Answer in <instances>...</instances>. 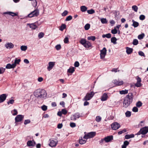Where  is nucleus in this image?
Listing matches in <instances>:
<instances>
[{
	"label": "nucleus",
	"instance_id": "nucleus-36",
	"mask_svg": "<svg viewBox=\"0 0 148 148\" xmlns=\"http://www.w3.org/2000/svg\"><path fill=\"white\" fill-rule=\"evenodd\" d=\"M90 27V25L88 23L86 24L84 26V28L85 30H87L89 29Z\"/></svg>",
	"mask_w": 148,
	"mask_h": 148
},
{
	"label": "nucleus",
	"instance_id": "nucleus-10",
	"mask_svg": "<svg viewBox=\"0 0 148 148\" xmlns=\"http://www.w3.org/2000/svg\"><path fill=\"white\" fill-rule=\"evenodd\" d=\"M81 116H82L79 113L77 112L71 116V120L75 121L77 119H78Z\"/></svg>",
	"mask_w": 148,
	"mask_h": 148
},
{
	"label": "nucleus",
	"instance_id": "nucleus-8",
	"mask_svg": "<svg viewBox=\"0 0 148 148\" xmlns=\"http://www.w3.org/2000/svg\"><path fill=\"white\" fill-rule=\"evenodd\" d=\"M107 50L105 47H104L103 49L100 51V58L101 59H103L106 54Z\"/></svg>",
	"mask_w": 148,
	"mask_h": 148
},
{
	"label": "nucleus",
	"instance_id": "nucleus-21",
	"mask_svg": "<svg viewBox=\"0 0 148 148\" xmlns=\"http://www.w3.org/2000/svg\"><path fill=\"white\" fill-rule=\"evenodd\" d=\"M5 68L7 69H13L15 68V67L13 64H8L6 66Z\"/></svg>",
	"mask_w": 148,
	"mask_h": 148
},
{
	"label": "nucleus",
	"instance_id": "nucleus-49",
	"mask_svg": "<svg viewBox=\"0 0 148 148\" xmlns=\"http://www.w3.org/2000/svg\"><path fill=\"white\" fill-rule=\"evenodd\" d=\"M142 103L140 101H138L136 103V106L137 107L139 108L142 106Z\"/></svg>",
	"mask_w": 148,
	"mask_h": 148
},
{
	"label": "nucleus",
	"instance_id": "nucleus-16",
	"mask_svg": "<svg viewBox=\"0 0 148 148\" xmlns=\"http://www.w3.org/2000/svg\"><path fill=\"white\" fill-rule=\"evenodd\" d=\"M114 83L116 85L120 86L123 84V82L122 81H120L119 80L115 79L114 80Z\"/></svg>",
	"mask_w": 148,
	"mask_h": 148
},
{
	"label": "nucleus",
	"instance_id": "nucleus-6",
	"mask_svg": "<svg viewBox=\"0 0 148 148\" xmlns=\"http://www.w3.org/2000/svg\"><path fill=\"white\" fill-rule=\"evenodd\" d=\"M39 14V10L38 9H36L34 11L31 12L28 15V17L31 18L33 17L36 16Z\"/></svg>",
	"mask_w": 148,
	"mask_h": 148
},
{
	"label": "nucleus",
	"instance_id": "nucleus-12",
	"mask_svg": "<svg viewBox=\"0 0 148 148\" xmlns=\"http://www.w3.org/2000/svg\"><path fill=\"white\" fill-rule=\"evenodd\" d=\"M8 96L5 94H2L0 95V103L3 102L6 99Z\"/></svg>",
	"mask_w": 148,
	"mask_h": 148
},
{
	"label": "nucleus",
	"instance_id": "nucleus-32",
	"mask_svg": "<svg viewBox=\"0 0 148 148\" xmlns=\"http://www.w3.org/2000/svg\"><path fill=\"white\" fill-rule=\"evenodd\" d=\"M96 39V37L95 36H88L87 37V39L88 40H92V41H94Z\"/></svg>",
	"mask_w": 148,
	"mask_h": 148
},
{
	"label": "nucleus",
	"instance_id": "nucleus-60",
	"mask_svg": "<svg viewBox=\"0 0 148 148\" xmlns=\"http://www.w3.org/2000/svg\"><path fill=\"white\" fill-rule=\"evenodd\" d=\"M30 122V121L29 119L26 120L24 122V124L26 125L27 124L29 123Z\"/></svg>",
	"mask_w": 148,
	"mask_h": 148
},
{
	"label": "nucleus",
	"instance_id": "nucleus-52",
	"mask_svg": "<svg viewBox=\"0 0 148 148\" xmlns=\"http://www.w3.org/2000/svg\"><path fill=\"white\" fill-rule=\"evenodd\" d=\"M72 18V17L71 16H68L66 19L65 21H69L71 20Z\"/></svg>",
	"mask_w": 148,
	"mask_h": 148
},
{
	"label": "nucleus",
	"instance_id": "nucleus-64",
	"mask_svg": "<svg viewBox=\"0 0 148 148\" xmlns=\"http://www.w3.org/2000/svg\"><path fill=\"white\" fill-rule=\"evenodd\" d=\"M61 112L62 113L64 114H66L67 113L66 110L64 109H62Z\"/></svg>",
	"mask_w": 148,
	"mask_h": 148
},
{
	"label": "nucleus",
	"instance_id": "nucleus-26",
	"mask_svg": "<svg viewBox=\"0 0 148 148\" xmlns=\"http://www.w3.org/2000/svg\"><path fill=\"white\" fill-rule=\"evenodd\" d=\"M134 137V135L133 134L130 135L127 134L125 135V138L126 139H129L130 138H133Z\"/></svg>",
	"mask_w": 148,
	"mask_h": 148
},
{
	"label": "nucleus",
	"instance_id": "nucleus-45",
	"mask_svg": "<svg viewBox=\"0 0 148 148\" xmlns=\"http://www.w3.org/2000/svg\"><path fill=\"white\" fill-rule=\"evenodd\" d=\"M111 32V33L113 34H115L117 33V31L115 27L114 29L112 30Z\"/></svg>",
	"mask_w": 148,
	"mask_h": 148
},
{
	"label": "nucleus",
	"instance_id": "nucleus-5",
	"mask_svg": "<svg viewBox=\"0 0 148 148\" xmlns=\"http://www.w3.org/2000/svg\"><path fill=\"white\" fill-rule=\"evenodd\" d=\"M95 93L93 92H91L90 93H88L86 96L83 99L84 101H88L90 100L94 95Z\"/></svg>",
	"mask_w": 148,
	"mask_h": 148
},
{
	"label": "nucleus",
	"instance_id": "nucleus-44",
	"mask_svg": "<svg viewBox=\"0 0 148 148\" xmlns=\"http://www.w3.org/2000/svg\"><path fill=\"white\" fill-rule=\"evenodd\" d=\"M132 10H133L135 12H137L138 8L135 5H133L132 6Z\"/></svg>",
	"mask_w": 148,
	"mask_h": 148
},
{
	"label": "nucleus",
	"instance_id": "nucleus-29",
	"mask_svg": "<svg viewBox=\"0 0 148 148\" xmlns=\"http://www.w3.org/2000/svg\"><path fill=\"white\" fill-rule=\"evenodd\" d=\"M86 140H83L82 137H81L79 139V143L80 144L82 145L85 144L86 143Z\"/></svg>",
	"mask_w": 148,
	"mask_h": 148
},
{
	"label": "nucleus",
	"instance_id": "nucleus-54",
	"mask_svg": "<svg viewBox=\"0 0 148 148\" xmlns=\"http://www.w3.org/2000/svg\"><path fill=\"white\" fill-rule=\"evenodd\" d=\"M126 132V129H124L123 130L120 131H119V132H118V134L119 135L121 134L122 133L125 132Z\"/></svg>",
	"mask_w": 148,
	"mask_h": 148
},
{
	"label": "nucleus",
	"instance_id": "nucleus-14",
	"mask_svg": "<svg viewBox=\"0 0 148 148\" xmlns=\"http://www.w3.org/2000/svg\"><path fill=\"white\" fill-rule=\"evenodd\" d=\"M55 65V62H49V66L47 67V69L48 71H50L53 67Z\"/></svg>",
	"mask_w": 148,
	"mask_h": 148
},
{
	"label": "nucleus",
	"instance_id": "nucleus-22",
	"mask_svg": "<svg viewBox=\"0 0 148 148\" xmlns=\"http://www.w3.org/2000/svg\"><path fill=\"white\" fill-rule=\"evenodd\" d=\"M5 14H7L13 16L18 15V13H14L12 12H8L4 13Z\"/></svg>",
	"mask_w": 148,
	"mask_h": 148
},
{
	"label": "nucleus",
	"instance_id": "nucleus-28",
	"mask_svg": "<svg viewBox=\"0 0 148 148\" xmlns=\"http://www.w3.org/2000/svg\"><path fill=\"white\" fill-rule=\"evenodd\" d=\"M129 144V142L127 141H125L124 142L123 145H122V148H126V146Z\"/></svg>",
	"mask_w": 148,
	"mask_h": 148
},
{
	"label": "nucleus",
	"instance_id": "nucleus-63",
	"mask_svg": "<svg viewBox=\"0 0 148 148\" xmlns=\"http://www.w3.org/2000/svg\"><path fill=\"white\" fill-rule=\"evenodd\" d=\"M138 54L142 56H145V54L142 51H140L138 52Z\"/></svg>",
	"mask_w": 148,
	"mask_h": 148
},
{
	"label": "nucleus",
	"instance_id": "nucleus-46",
	"mask_svg": "<svg viewBox=\"0 0 148 148\" xmlns=\"http://www.w3.org/2000/svg\"><path fill=\"white\" fill-rule=\"evenodd\" d=\"M126 116L127 117H129L131 115V112L129 111H127L125 113Z\"/></svg>",
	"mask_w": 148,
	"mask_h": 148
},
{
	"label": "nucleus",
	"instance_id": "nucleus-15",
	"mask_svg": "<svg viewBox=\"0 0 148 148\" xmlns=\"http://www.w3.org/2000/svg\"><path fill=\"white\" fill-rule=\"evenodd\" d=\"M137 82L135 84V86L137 87H140L141 86V79L140 77H138L137 79Z\"/></svg>",
	"mask_w": 148,
	"mask_h": 148
},
{
	"label": "nucleus",
	"instance_id": "nucleus-1",
	"mask_svg": "<svg viewBox=\"0 0 148 148\" xmlns=\"http://www.w3.org/2000/svg\"><path fill=\"white\" fill-rule=\"evenodd\" d=\"M133 98V95L132 93H129L125 98L123 106L125 108L128 107L132 101Z\"/></svg>",
	"mask_w": 148,
	"mask_h": 148
},
{
	"label": "nucleus",
	"instance_id": "nucleus-39",
	"mask_svg": "<svg viewBox=\"0 0 148 148\" xmlns=\"http://www.w3.org/2000/svg\"><path fill=\"white\" fill-rule=\"evenodd\" d=\"M70 37L69 36H67L64 39V42L65 43H67L69 42V38L68 37Z\"/></svg>",
	"mask_w": 148,
	"mask_h": 148
},
{
	"label": "nucleus",
	"instance_id": "nucleus-47",
	"mask_svg": "<svg viewBox=\"0 0 148 148\" xmlns=\"http://www.w3.org/2000/svg\"><path fill=\"white\" fill-rule=\"evenodd\" d=\"M13 115H16L17 114L18 112L17 110L16 109H14L13 111H11Z\"/></svg>",
	"mask_w": 148,
	"mask_h": 148
},
{
	"label": "nucleus",
	"instance_id": "nucleus-34",
	"mask_svg": "<svg viewBox=\"0 0 148 148\" xmlns=\"http://www.w3.org/2000/svg\"><path fill=\"white\" fill-rule=\"evenodd\" d=\"M20 48L22 51H25L27 49V47L26 46L22 45L21 47Z\"/></svg>",
	"mask_w": 148,
	"mask_h": 148
},
{
	"label": "nucleus",
	"instance_id": "nucleus-20",
	"mask_svg": "<svg viewBox=\"0 0 148 148\" xmlns=\"http://www.w3.org/2000/svg\"><path fill=\"white\" fill-rule=\"evenodd\" d=\"M86 48H89L91 47V43L88 41H86L84 46Z\"/></svg>",
	"mask_w": 148,
	"mask_h": 148
},
{
	"label": "nucleus",
	"instance_id": "nucleus-11",
	"mask_svg": "<svg viewBox=\"0 0 148 148\" xmlns=\"http://www.w3.org/2000/svg\"><path fill=\"white\" fill-rule=\"evenodd\" d=\"M23 115H18L15 118V121L16 122H20L23 120Z\"/></svg>",
	"mask_w": 148,
	"mask_h": 148
},
{
	"label": "nucleus",
	"instance_id": "nucleus-7",
	"mask_svg": "<svg viewBox=\"0 0 148 148\" xmlns=\"http://www.w3.org/2000/svg\"><path fill=\"white\" fill-rule=\"evenodd\" d=\"M95 134L96 132H91L87 134H85L83 137V138L87 139L89 138H92L95 135Z\"/></svg>",
	"mask_w": 148,
	"mask_h": 148
},
{
	"label": "nucleus",
	"instance_id": "nucleus-19",
	"mask_svg": "<svg viewBox=\"0 0 148 148\" xmlns=\"http://www.w3.org/2000/svg\"><path fill=\"white\" fill-rule=\"evenodd\" d=\"M108 98V96L107 94L105 93L101 96V100L102 101H105L107 100Z\"/></svg>",
	"mask_w": 148,
	"mask_h": 148
},
{
	"label": "nucleus",
	"instance_id": "nucleus-17",
	"mask_svg": "<svg viewBox=\"0 0 148 148\" xmlns=\"http://www.w3.org/2000/svg\"><path fill=\"white\" fill-rule=\"evenodd\" d=\"M5 46L7 49H10L13 48L14 45L12 43L8 42L5 45Z\"/></svg>",
	"mask_w": 148,
	"mask_h": 148
},
{
	"label": "nucleus",
	"instance_id": "nucleus-61",
	"mask_svg": "<svg viewBox=\"0 0 148 148\" xmlns=\"http://www.w3.org/2000/svg\"><path fill=\"white\" fill-rule=\"evenodd\" d=\"M55 48L57 50H58L61 48V46L60 45H58L56 46Z\"/></svg>",
	"mask_w": 148,
	"mask_h": 148
},
{
	"label": "nucleus",
	"instance_id": "nucleus-33",
	"mask_svg": "<svg viewBox=\"0 0 148 148\" xmlns=\"http://www.w3.org/2000/svg\"><path fill=\"white\" fill-rule=\"evenodd\" d=\"M81 10L82 12L86 11L87 9V8L85 6H82L81 7Z\"/></svg>",
	"mask_w": 148,
	"mask_h": 148
},
{
	"label": "nucleus",
	"instance_id": "nucleus-56",
	"mask_svg": "<svg viewBox=\"0 0 148 148\" xmlns=\"http://www.w3.org/2000/svg\"><path fill=\"white\" fill-rule=\"evenodd\" d=\"M68 13V11L66 10H65L62 13V16H65Z\"/></svg>",
	"mask_w": 148,
	"mask_h": 148
},
{
	"label": "nucleus",
	"instance_id": "nucleus-50",
	"mask_svg": "<svg viewBox=\"0 0 148 148\" xmlns=\"http://www.w3.org/2000/svg\"><path fill=\"white\" fill-rule=\"evenodd\" d=\"M101 119V117L99 116H97L96 118V121L97 122H99L100 121Z\"/></svg>",
	"mask_w": 148,
	"mask_h": 148
},
{
	"label": "nucleus",
	"instance_id": "nucleus-3",
	"mask_svg": "<svg viewBox=\"0 0 148 148\" xmlns=\"http://www.w3.org/2000/svg\"><path fill=\"white\" fill-rule=\"evenodd\" d=\"M148 132V126L142 128L137 133V134L139 135L140 134H145Z\"/></svg>",
	"mask_w": 148,
	"mask_h": 148
},
{
	"label": "nucleus",
	"instance_id": "nucleus-62",
	"mask_svg": "<svg viewBox=\"0 0 148 148\" xmlns=\"http://www.w3.org/2000/svg\"><path fill=\"white\" fill-rule=\"evenodd\" d=\"M79 65V62L78 61H76L74 63V66L75 67H78Z\"/></svg>",
	"mask_w": 148,
	"mask_h": 148
},
{
	"label": "nucleus",
	"instance_id": "nucleus-13",
	"mask_svg": "<svg viewBox=\"0 0 148 148\" xmlns=\"http://www.w3.org/2000/svg\"><path fill=\"white\" fill-rule=\"evenodd\" d=\"M36 144V143L34 140H29L27 143V145L28 146H34Z\"/></svg>",
	"mask_w": 148,
	"mask_h": 148
},
{
	"label": "nucleus",
	"instance_id": "nucleus-4",
	"mask_svg": "<svg viewBox=\"0 0 148 148\" xmlns=\"http://www.w3.org/2000/svg\"><path fill=\"white\" fill-rule=\"evenodd\" d=\"M49 141V145L51 147H55L58 143L57 140L56 139H50Z\"/></svg>",
	"mask_w": 148,
	"mask_h": 148
},
{
	"label": "nucleus",
	"instance_id": "nucleus-2",
	"mask_svg": "<svg viewBox=\"0 0 148 148\" xmlns=\"http://www.w3.org/2000/svg\"><path fill=\"white\" fill-rule=\"evenodd\" d=\"M34 95L36 97L42 99L46 97L47 94L45 90L38 89L34 91Z\"/></svg>",
	"mask_w": 148,
	"mask_h": 148
},
{
	"label": "nucleus",
	"instance_id": "nucleus-51",
	"mask_svg": "<svg viewBox=\"0 0 148 148\" xmlns=\"http://www.w3.org/2000/svg\"><path fill=\"white\" fill-rule=\"evenodd\" d=\"M138 43V41L137 39H134L133 42V44L134 45H136Z\"/></svg>",
	"mask_w": 148,
	"mask_h": 148
},
{
	"label": "nucleus",
	"instance_id": "nucleus-40",
	"mask_svg": "<svg viewBox=\"0 0 148 148\" xmlns=\"http://www.w3.org/2000/svg\"><path fill=\"white\" fill-rule=\"evenodd\" d=\"M66 27V25L64 24H62L61 26L60 29L61 31H62Z\"/></svg>",
	"mask_w": 148,
	"mask_h": 148
},
{
	"label": "nucleus",
	"instance_id": "nucleus-58",
	"mask_svg": "<svg viewBox=\"0 0 148 148\" xmlns=\"http://www.w3.org/2000/svg\"><path fill=\"white\" fill-rule=\"evenodd\" d=\"M138 111V108L136 107H134L132 109V111L134 112H137Z\"/></svg>",
	"mask_w": 148,
	"mask_h": 148
},
{
	"label": "nucleus",
	"instance_id": "nucleus-27",
	"mask_svg": "<svg viewBox=\"0 0 148 148\" xmlns=\"http://www.w3.org/2000/svg\"><path fill=\"white\" fill-rule=\"evenodd\" d=\"M75 71L74 68L71 67L68 70L67 72L69 73H72Z\"/></svg>",
	"mask_w": 148,
	"mask_h": 148
},
{
	"label": "nucleus",
	"instance_id": "nucleus-37",
	"mask_svg": "<svg viewBox=\"0 0 148 148\" xmlns=\"http://www.w3.org/2000/svg\"><path fill=\"white\" fill-rule=\"evenodd\" d=\"M128 93V90H122L120 91V93L121 94H125Z\"/></svg>",
	"mask_w": 148,
	"mask_h": 148
},
{
	"label": "nucleus",
	"instance_id": "nucleus-25",
	"mask_svg": "<svg viewBox=\"0 0 148 148\" xmlns=\"http://www.w3.org/2000/svg\"><path fill=\"white\" fill-rule=\"evenodd\" d=\"M126 49V52L128 54H131L133 51V49L132 48H130L128 47H127Z\"/></svg>",
	"mask_w": 148,
	"mask_h": 148
},
{
	"label": "nucleus",
	"instance_id": "nucleus-38",
	"mask_svg": "<svg viewBox=\"0 0 148 148\" xmlns=\"http://www.w3.org/2000/svg\"><path fill=\"white\" fill-rule=\"evenodd\" d=\"M145 36V34L144 33H143L139 35L138 36V38L139 39H142Z\"/></svg>",
	"mask_w": 148,
	"mask_h": 148
},
{
	"label": "nucleus",
	"instance_id": "nucleus-42",
	"mask_svg": "<svg viewBox=\"0 0 148 148\" xmlns=\"http://www.w3.org/2000/svg\"><path fill=\"white\" fill-rule=\"evenodd\" d=\"M87 13L89 14H92L95 12V11L93 9L88 10L87 11Z\"/></svg>",
	"mask_w": 148,
	"mask_h": 148
},
{
	"label": "nucleus",
	"instance_id": "nucleus-23",
	"mask_svg": "<svg viewBox=\"0 0 148 148\" xmlns=\"http://www.w3.org/2000/svg\"><path fill=\"white\" fill-rule=\"evenodd\" d=\"M21 60L20 59H17L16 58L15 60L14 63H13V64L14 65L15 67L16 66L17 64H19L20 62H21Z\"/></svg>",
	"mask_w": 148,
	"mask_h": 148
},
{
	"label": "nucleus",
	"instance_id": "nucleus-43",
	"mask_svg": "<svg viewBox=\"0 0 148 148\" xmlns=\"http://www.w3.org/2000/svg\"><path fill=\"white\" fill-rule=\"evenodd\" d=\"M101 22L103 24L106 23H107V21L106 18H103L101 19Z\"/></svg>",
	"mask_w": 148,
	"mask_h": 148
},
{
	"label": "nucleus",
	"instance_id": "nucleus-35",
	"mask_svg": "<svg viewBox=\"0 0 148 148\" xmlns=\"http://www.w3.org/2000/svg\"><path fill=\"white\" fill-rule=\"evenodd\" d=\"M86 42V41L85 39L82 38V39L80 40V42L82 45L84 46Z\"/></svg>",
	"mask_w": 148,
	"mask_h": 148
},
{
	"label": "nucleus",
	"instance_id": "nucleus-31",
	"mask_svg": "<svg viewBox=\"0 0 148 148\" xmlns=\"http://www.w3.org/2000/svg\"><path fill=\"white\" fill-rule=\"evenodd\" d=\"M30 27L32 28V29H35L37 28V26L34 24H31L29 25Z\"/></svg>",
	"mask_w": 148,
	"mask_h": 148
},
{
	"label": "nucleus",
	"instance_id": "nucleus-55",
	"mask_svg": "<svg viewBox=\"0 0 148 148\" xmlns=\"http://www.w3.org/2000/svg\"><path fill=\"white\" fill-rule=\"evenodd\" d=\"M145 18V16L143 15H141L139 17V19L141 20H143Z\"/></svg>",
	"mask_w": 148,
	"mask_h": 148
},
{
	"label": "nucleus",
	"instance_id": "nucleus-48",
	"mask_svg": "<svg viewBox=\"0 0 148 148\" xmlns=\"http://www.w3.org/2000/svg\"><path fill=\"white\" fill-rule=\"evenodd\" d=\"M5 70V69L3 67L0 68V74H2L4 73Z\"/></svg>",
	"mask_w": 148,
	"mask_h": 148
},
{
	"label": "nucleus",
	"instance_id": "nucleus-30",
	"mask_svg": "<svg viewBox=\"0 0 148 148\" xmlns=\"http://www.w3.org/2000/svg\"><path fill=\"white\" fill-rule=\"evenodd\" d=\"M116 40L117 39L115 37H113L111 39V42L114 44H116L117 43L116 42Z\"/></svg>",
	"mask_w": 148,
	"mask_h": 148
},
{
	"label": "nucleus",
	"instance_id": "nucleus-59",
	"mask_svg": "<svg viewBox=\"0 0 148 148\" xmlns=\"http://www.w3.org/2000/svg\"><path fill=\"white\" fill-rule=\"evenodd\" d=\"M41 108L43 110L46 111L47 109V107L45 105H43L41 107Z\"/></svg>",
	"mask_w": 148,
	"mask_h": 148
},
{
	"label": "nucleus",
	"instance_id": "nucleus-24",
	"mask_svg": "<svg viewBox=\"0 0 148 148\" xmlns=\"http://www.w3.org/2000/svg\"><path fill=\"white\" fill-rule=\"evenodd\" d=\"M132 21L133 22V24L132 25L134 27H137L138 26L139 23L138 22L135 21L134 20H132Z\"/></svg>",
	"mask_w": 148,
	"mask_h": 148
},
{
	"label": "nucleus",
	"instance_id": "nucleus-41",
	"mask_svg": "<svg viewBox=\"0 0 148 148\" xmlns=\"http://www.w3.org/2000/svg\"><path fill=\"white\" fill-rule=\"evenodd\" d=\"M32 4L34 7H36L37 5V1L36 0H32Z\"/></svg>",
	"mask_w": 148,
	"mask_h": 148
},
{
	"label": "nucleus",
	"instance_id": "nucleus-53",
	"mask_svg": "<svg viewBox=\"0 0 148 148\" xmlns=\"http://www.w3.org/2000/svg\"><path fill=\"white\" fill-rule=\"evenodd\" d=\"M44 34L43 32H40L39 33L38 36V37L40 38H42L44 36Z\"/></svg>",
	"mask_w": 148,
	"mask_h": 148
},
{
	"label": "nucleus",
	"instance_id": "nucleus-9",
	"mask_svg": "<svg viewBox=\"0 0 148 148\" xmlns=\"http://www.w3.org/2000/svg\"><path fill=\"white\" fill-rule=\"evenodd\" d=\"M111 126L112 130H116L120 127V125L118 123L115 122L112 123L111 124Z\"/></svg>",
	"mask_w": 148,
	"mask_h": 148
},
{
	"label": "nucleus",
	"instance_id": "nucleus-18",
	"mask_svg": "<svg viewBox=\"0 0 148 148\" xmlns=\"http://www.w3.org/2000/svg\"><path fill=\"white\" fill-rule=\"evenodd\" d=\"M113 139V136H108L105 137L104 138V140L106 142H108L110 141L111 140Z\"/></svg>",
	"mask_w": 148,
	"mask_h": 148
},
{
	"label": "nucleus",
	"instance_id": "nucleus-57",
	"mask_svg": "<svg viewBox=\"0 0 148 148\" xmlns=\"http://www.w3.org/2000/svg\"><path fill=\"white\" fill-rule=\"evenodd\" d=\"M14 101V100L13 99H10L9 101L7 102V103L9 105V104H13Z\"/></svg>",
	"mask_w": 148,
	"mask_h": 148
}]
</instances>
